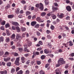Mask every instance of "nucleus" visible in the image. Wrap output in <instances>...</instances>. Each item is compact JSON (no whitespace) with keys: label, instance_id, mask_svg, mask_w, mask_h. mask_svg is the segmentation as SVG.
I'll list each match as a JSON object with an SVG mask.
<instances>
[{"label":"nucleus","instance_id":"61","mask_svg":"<svg viewBox=\"0 0 74 74\" xmlns=\"http://www.w3.org/2000/svg\"><path fill=\"white\" fill-rule=\"evenodd\" d=\"M35 6L36 8H39V4L37 3L35 5Z\"/></svg>","mask_w":74,"mask_h":74},{"label":"nucleus","instance_id":"31","mask_svg":"<svg viewBox=\"0 0 74 74\" xmlns=\"http://www.w3.org/2000/svg\"><path fill=\"white\" fill-rule=\"evenodd\" d=\"M36 34L38 36H41V34L40 32L37 31L36 32Z\"/></svg>","mask_w":74,"mask_h":74},{"label":"nucleus","instance_id":"55","mask_svg":"<svg viewBox=\"0 0 74 74\" xmlns=\"http://www.w3.org/2000/svg\"><path fill=\"white\" fill-rule=\"evenodd\" d=\"M62 34V36H63V37H65L66 36V35L64 33H63L62 34Z\"/></svg>","mask_w":74,"mask_h":74},{"label":"nucleus","instance_id":"44","mask_svg":"<svg viewBox=\"0 0 74 74\" xmlns=\"http://www.w3.org/2000/svg\"><path fill=\"white\" fill-rule=\"evenodd\" d=\"M46 32L47 34H49V33H51V31L48 29L47 30Z\"/></svg>","mask_w":74,"mask_h":74},{"label":"nucleus","instance_id":"9","mask_svg":"<svg viewBox=\"0 0 74 74\" xmlns=\"http://www.w3.org/2000/svg\"><path fill=\"white\" fill-rule=\"evenodd\" d=\"M0 73H1V74H7V70H5L3 71H1Z\"/></svg>","mask_w":74,"mask_h":74},{"label":"nucleus","instance_id":"39","mask_svg":"<svg viewBox=\"0 0 74 74\" xmlns=\"http://www.w3.org/2000/svg\"><path fill=\"white\" fill-rule=\"evenodd\" d=\"M45 56L44 55H42L41 57V58L42 60L44 59H45Z\"/></svg>","mask_w":74,"mask_h":74},{"label":"nucleus","instance_id":"4","mask_svg":"<svg viewBox=\"0 0 74 74\" xmlns=\"http://www.w3.org/2000/svg\"><path fill=\"white\" fill-rule=\"evenodd\" d=\"M33 55L32 56V58H34L35 56H36L37 55H39L40 54V53L38 51H37L36 52H34L33 53Z\"/></svg>","mask_w":74,"mask_h":74},{"label":"nucleus","instance_id":"49","mask_svg":"<svg viewBox=\"0 0 74 74\" xmlns=\"http://www.w3.org/2000/svg\"><path fill=\"white\" fill-rule=\"evenodd\" d=\"M45 25V24L43 23V24H41L40 26L41 27H44V26Z\"/></svg>","mask_w":74,"mask_h":74},{"label":"nucleus","instance_id":"30","mask_svg":"<svg viewBox=\"0 0 74 74\" xmlns=\"http://www.w3.org/2000/svg\"><path fill=\"white\" fill-rule=\"evenodd\" d=\"M40 19L41 18H40V17H37V18H36V20L37 21H38V22H39Z\"/></svg>","mask_w":74,"mask_h":74},{"label":"nucleus","instance_id":"60","mask_svg":"<svg viewBox=\"0 0 74 74\" xmlns=\"http://www.w3.org/2000/svg\"><path fill=\"white\" fill-rule=\"evenodd\" d=\"M49 56L51 57V58H53V56H54V55H53L52 54H50L49 55Z\"/></svg>","mask_w":74,"mask_h":74},{"label":"nucleus","instance_id":"18","mask_svg":"<svg viewBox=\"0 0 74 74\" xmlns=\"http://www.w3.org/2000/svg\"><path fill=\"white\" fill-rule=\"evenodd\" d=\"M44 52V53H51V51L49 52V51L47 50L46 49H45Z\"/></svg>","mask_w":74,"mask_h":74},{"label":"nucleus","instance_id":"14","mask_svg":"<svg viewBox=\"0 0 74 74\" xmlns=\"http://www.w3.org/2000/svg\"><path fill=\"white\" fill-rule=\"evenodd\" d=\"M52 10H53V12H54V11H55L56 10H58V8L56 7H53V6Z\"/></svg>","mask_w":74,"mask_h":74},{"label":"nucleus","instance_id":"41","mask_svg":"<svg viewBox=\"0 0 74 74\" xmlns=\"http://www.w3.org/2000/svg\"><path fill=\"white\" fill-rule=\"evenodd\" d=\"M0 29L2 30H4V27L3 26H1L0 28Z\"/></svg>","mask_w":74,"mask_h":74},{"label":"nucleus","instance_id":"29","mask_svg":"<svg viewBox=\"0 0 74 74\" xmlns=\"http://www.w3.org/2000/svg\"><path fill=\"white\" fill-rule=\"evenodd\" d=\"M6 32L7 36H10V32H9V31H8V30H6Z\"/></svg>","mask_w":74,"mask_h":74},{"label":"nucleus","instance_id":"19","mask_svg":"<svg viewBox=\"0 0 74 74\" xmlns=\"http://www.w3.org/2000/svg\"><path fill=\"white\" fill-rule=\"evenodd\" d=\"M14 17V15L13 14H10L8 15V18H12Z\"/></svg>","mask_w":74,"mask_h":74},{"label":"nucleus","instance_id":"40","mask_svg":"<svg viewBox=\"0 0 74 74\" xmlns=\"http://www.w3.org/2000/svg\"><path fill=\"white\" fill-rule=\"evenodd\" d=\"M31 14V12L29 11H27L26 12V14L27 15H29Z\"/></svg>","mask_w":74,"mask_h":74},{"label":"nucleus","instance_id":"62","mask_svg":"<svg viewBox=\"0 0 74 74\" xmlns=\"http://www.w3.org/2000/svg\"><path fill=\"white\" fill-rule=\"evenodd\" d=\"M30 60H28L27 62H26V64H29L30 63Z\"/></svg>","mask_w":74,"mask_h":74},{"label":"nucleus","instance_id":"24","mask_svg":"<svg viewBox=\"0 0 74 74\" xmlns=\"http://www.w3.org/2000/svg\"><path fill=\"white\" fill-rule=\"evenodd\" d=\"M23 74V71L22 70H20L19 71H18L17 73V74Z\"/></svg>","mask_w":74,"mask_h":74},{"label":"nucleus","instance_id":"34","mask_svg":"<svg viewBox=\"0 0 74 74\" xmlns=\"http://www.w3.org/2000/svg\"><path fill=\"white\" fill-rule=\"evenodd\" d=\"M36 62L38 65H40L41 63V62L40 61H37Z\"/></svg>","mask_w":74,"mask_h":74},{"label":"nucleus","instance_id":"20","mask_svg":"<svg viewBox=\"0 0 74 74\" xmlns=\"http://www.w3.org/2000/svg\"><path fill=\"white\" fill-rule=\"evenodd\" d=\"M60 65H61V64H60V63L58 60V64H56V67H59Z\"/></svg>","mask_w":74,"mask_h":74},{"label":"nucleus","instance_id":"2","mask_svg":"<svg viewBox=\"0 0 74 74\" xmlns=\"http://www.w3.org/2000/svg\"><path fill=\"white\" fill-rule=\"evenodd\" d=\"M58 60L61 65L62 64H65L66 63L65 61H64L63 58H60Z\"/></svg>","mask_w":74,"mask_h":74},{"label":"nucleus","instance_id":"23","mask_svg":"<svg viewBox=\"0 0 74 74\" xmlns=\"http://www.w3.org/2000/svg\"><path fill=\"white\" fill-rule=\"evenodd\" d=\"M4 41V37L3 36H1L0 37V43L1 42V41L3 42Z\"/></svg>","mask_w":74,"mask_h":74},{"label":"nucleus","instance_id":"56","mask_svg":"<svg viewBox=\"0 0 74 74\" xmlns=\"http://www.w3.org/2000/svg\"><path fill=\"white\" fill-rule=\"evenodd\" d=\"M44 22V20L41 19H40L39 22H40V23H41Z\"/></svg>","mask_w":74,"mask_h":74},{"label":"nucleus","instance_id":"50","mask_svg":"<svg viewBox=\"0 0 74 74\" xmlns=\"http://www.w3.org/2000/svg\"><path fill=\"white\" fill-rule=\"evenodd\" d=\"M39 9H40L41 11H42L44 10V7H39Z\"/></svg>","mask_w":74,"mask_h":74},{"label":"nucleus","instance_id":"3","mask_svg":"<svg viewBox=\"0 0 74 74\" xmlns=\"http://www.w3.org/2000/svg\"><path fill=\"white\" fill-rule=\"evenodd\" d=\"M26 41L27 42V45L28 47H30L32 44V42L31 41H30L29 39L27 38L26 39Z\"/></svg>","mask_w":74,"mask_h":74},{"label":"nucleus","instance_id":"37","mask_svg":"<svg viewBox=\"0 0 74 74\" xmlns=\"http://www.w3.org/2000/svg\"><path fill=\"white\" fill-rule=\"evenodd\" d=\"M5 41L6 42H8L10 41V38H6L5 40Z\"/></svg>","mask_w":74,"mask_h":74},{"label":"nucleus","instance_id":"17","mask_svg":"<svg viewBox=\"0 0 74 74\" xmlns=\"http://www.w3.org/2000/svg\"><path fill=\"white\" fill-rule=\"evenodd\" d=\"M44 2L45 3V5H49V2L48 0H45L44 1Z\"/></svg>","mask_w":74,"mask_h":74},{"label":"nucleus","instance_id":"25","mask_svg":"<svg viewBox=\"0 0 74 74\" xmlns=\"http://www.w3.org/2000/svg\"><path fill=\"white\" fill-rule=\"evenodd\" d=\"M19 10H20L19 8H17V10L16 11H15V13H16V14H19Z\"/></svg>","mask_w":74,"mask_h":74},{"label":"nucleus","instance_id":"7","mask_svg":"<svg viewBox=\"0 0 74 74\" xmlns=\"http://www.w3.org/2000/svg\"><path fill=\"white\" fill-rule=\"evenodd\" d=\"M22 38V36L19 35V34H17L16 36V39L18 40H19L20 41H21V38Z\"/></svg>","mask_w":74,"mask_h":74},{"label":"nucleus","instance_id":"13","mask_svg":"<svg viewBox=\"0 0 74 74\" xmlns=\"http://www.w3.org/2000/svg\"><path fill=\"white\" fill-rule=\"evenodd\" d=\"M37 23V22L35 21H33L31 22V25L32 26H35V25H36Z\"/></svg>","mask_w":74,"mask_h":74},{"label":"nucleus","instance_id":"42","mask_svg":"<svg viewBox=\"0 0 74 74\" xmlns=\"http://www.w3.org/2000/svg\"><path fill=\"white\" fill-rule=\"evenodd\" d=\"M4 52H3V51H1V52H0V56H2V55H3V54H4Z\"/></svg>","mask_w":74,"mask_h":74},{"label":"nucleus","instance_id":"8","mask_svg":"<svg viewBox=\"0 0 74 74\" xmlns=\"http://www.w3.org/2000/svg\"><path fill=\"white\" fill-rule=\"evenodd\" d=\"M66 10H67L68 11L70 12V11H71V7H70V6H66Z\"/></svg>","mask_w":74,"mask_h":74},{"label":"nucleus","instance_id":"6","mask_svg":"<svg viewBox=\"0 0 74 74\" xmlns=\"http://www.w3.org/2000/svg\"><path fill=\"white\" fill-rule=\"evenodd\" d=\"M55 72L56 73V74H61V72H60L59 68H57L55 70Z\"/></svg>","mask_w":74,"mask_h":74},{"label":"nucleus","instance_id":"21","mask_svg":"<svg viewBox=\"0 0 74 74\" xmlns=\"http://www.w3.org/2000/svg\"><path fill=\"white\" fill-rule=\"evenodd\" d=\"M7 66L8 67H10L11 66V62H9L7 63Z\"/></svg>","mask_w":74,"mask_h":74},{"label":"nucleus","instance_id":"59","mask_svg":"<svg viewBox=\"0 0 74 74\" xmlns=\"http://www.w3.org/2000/svg\"><path fill=\"white\" fill-rule=\"evenodd\" d=\"M49 66V64L48 63L46 64L45 65V68H47V67H48Z\"/></svg>","mask_w":74,"mask_h":74},{"label":"nucleus","instance_id":"51","mask_svg":"<svg viewBox=\"0 0 74 74\" xmlns=\"http://www.w3.org/2000/svg\"><path fill=\"white\" fill-rule=\"evenodd\" d=\"M41 50H42V48L41 47H40L39 48H38L37 49V51H41Z\"/></svg>","mask_w":74,"mask_h":74},{"label":"nucleus","instance_id":"54","mask_svg":"<svg viewBox=\"0 0 74 74\" xmlns=\"http://www.w3.org/2000/svg\"><path fill=\"white\" fill-rule=\"evenodd\" d=\"M70 1L69 0H66L65 1L66 3H67V4H69V3H70Z\"/></svg>","mask_w":74,"mask_h":74},{"label":"nucleus","instance_id":"64","mask_svg":"<svg viewBox=\"0 0 74 74\" xmlns=\"http://www.w3.org/2000/svg\"><path fill=\"white\" fill-rule=\"evenodd\" d=\"M14 55L15 56H18V54L16 53H15L14 54Z\"/></svg>","mask_w":74,"mask_h":74},{"label":"nucleus","instance_id":"22","mask_svg":"<svg viewBox=\"0 0 74 74\" xmlns=\"http://www.w3.org/2000/svg\"><path fill=\"white\" fill-rule=\"evenodd\" d=\"M21 30L22 32H25V31H26V28H25V27H21Z\"/></svg>","mask_w":74,"mask_h":74},{"label":"nucleus","instance_id":"5","mask_svg":"<svg viewBox=\"0 0 74 74\" xmlns=\"http://www.w3.org/2000/svg\"><path fill=\"white\" fill-rule=\"evenodd\" d=\"M57 16L58 18H60V19H62V18H63L64 17V14L63 13H61L60 15H59V14H57Z\"/></svg>","mask_w":74,"mask_h":74},{"label":"nucleus","instance_id":"47","mask_svg":"<svg viewBox=\"0 0 74 74\" xmlns=\"http://www.w3.org/2000/svg\"><path fill=\"white\" fill-rule=\"evenodd\" d=\"M39 26H40V25L37 24L35 26V27L36 28H39Z\"/></svg>","mask_w":74,"mask_h":74},{"label":"nucleus","instance_id":"26","mask_svg":"<svg viewBox=\"0 0 74 74\" xmlns=\"http://www.w3.org/2000/svg\"><path fill=\"white\" fill-rule=\"evenodd\" d=\"M10 5L8 4L7 6L5 7V8L6 10H8V8H10Z\"/></svg>","mask_w":74,"mask_h":74},{"label":"nucleus","instance_id":"63","mask_svg":"<svg viewBox=\"0 0 74 74\" xmlns=\"http://www.w3.org/2000/svg\"><path fill=\"white\" fill-rule=\"evenodd\" d=\"M68 73H69V71L67 70L65 71L64 72V73L65 74H68Z\"/></svg>","mask_w":74,"mask_h":74},{"label":"nucleus","instance_id":"36","mask_svg":"<svg viewBox=\"0 0 74 74\" xmlns=\"http://www.w3.org/2000/svg\"><path fill=\"white\" fill-rule=\"evenodd\" d=\"M52 18L53 19H55L56 18V16L55 15H53L52 16Z\"/></svg>","mask_w":74,"mask_h":74},{"label":"nucleus","instance_id":"48","mask_svg":"<svg viewBox=\"0 0 74 74\" xmlns=\"http://www.w3.org/2000/svg\"><path fill=\"white\" fill-rule=\"evenodd\" d=\"M18 50L20 52H22V51H23V49L21 48H18Z\"/></svg>","mask_w":74,"mask_h":74},{"label":"nucleus","instance_id":"58","mask_svg":"<svg viewBox=\"0 0 74 74\" xmlns=\"http://www.w3.org/2000/svg\"><path fill=\"white\" fill-rule=\"evenodd\" d=\"M21 3H22L23 4H25L26 1H25L22 0L21 1Z\"/></svg>","mask_w":74,"mask_h":74},{"label":"nucleus","instance_id":"53","mask_svg":"<svg viewBox=\"0 0 74 74\" xmlns=\"http://www.w3.org/2000/svg\"><path fill=\"white\" fill-rule=\"evenodd\" d=\"M73 42H69V45L70 46H73Z\"/></svg>","mask_w":74,"mask_h":74},{"label":"nucleus","instance_id":"57","mask_svg":"<svg viewBox=\"0 0 74 74\" xmlns=\"http://www.w3.org/2000/svg\"><path fill=\"white\" fill-rule=\"evenodd\" d=\"M47 37L48 38L51 39V36L50 35H48L47 36Z\"/></svg>","mask_w":74,"mask_h":74},{"label":"nucleus","instance_id":"32","mask_svg":"<svg viewBox=\"0 0 74 74\" xmlns=\"http://www.w3.org/2000/svg\"><path fill=\"white\" fill-rule=\"evenodd\" d=\"M38 44H39V45H43V43L41 41H39L38 42Z\"/></svg>","mask_w":74,"mask_h":74},{"label":"nucleus","instance_id":"38","mask_svg":"<svg viewBox=\"0 0 74 74\" xmlns=\"http://www.w3.org/2000/svg\"><path fill=\"white\" fill-rule=\"evenodd\" d=\"M15 69H14L12 68L11 69V73H13L14 72H15Z\"/></svg>","mask_w":74,"mask_h":74},{"label":"nucleus","instance_id":"27","mask_svg":"<svg viewBox=\"0 0 74 74\" xmlns=\"http://www.w3.org/2000/svg\"><path fill=\"white\" fill-rule=\"evenodd\" d=\"M45 15H46V13L45 12H43L41 13V16H44Z\"/></svg>","mask_w":74,"mask_h":74},{"label":"nucleus","instance_id":"10","mask_svg":"<svg viewBox=\"0 0 74 74\" xmlns=\"http://www.w3.org/2000/svg\"><path fill=\"white\" fill-rule=\"evenodd\" d=\"M11 58L10 57L7 58H4V61L5 62H8L10 60Z\"/></svg>","mask_w":74,"mask_h":74},{"label":"nucleus","instance_id":"12","mask_svg":"<svg viewBox=\"0 0 74 74\" xmlns=\"http://www.w3.org/2000/svg\"><path fill=\"white\" fill-rule=\"evenodd\" d=\"M8 55H9V52L8 51H6L4 55H3V57L5 58H6Z\"/></svg>","mask_w":74,"mask_h":74},{"label":"nucleus","instance_id":"11","mask_svg":"<svg viewBox=\"0 0 74 74\" xmlns=\"http://www.w3.org/2000/svg\"><path fill=\"white\" fill-rule=\"evenodd\" d=\"M12 23L13 25H14L15 26H18L19 25V24L17 22H12Z\"/></svg>","mask_w":74,"mask_h":74},{"label":"nucleus","instance_id":"52","mask_svg":"<svg viewBox=\"0 0 74 74\" xmlns=\"http://www.w3.org/2000/svg\"><path fill=\"white\" fill-rule=\"evenodd\" d=\"M19 70H20V68H19V67H17L16 69V72H17L18 71H19Z\"/></svg>","mask_w":74,"mask_h":74},{"label":"nucleus","instance_id":"1","mask_svg":"<svg viewBox=\"0 0 74 74\" xmlns=\"http://www.w3.org/2000/svg\"><path fill=\"white\" fill-rule=\"evenodd\" d=\"M19 57L17 58H16V61L15 62V64H16V65L17 66H19Z\"/></svg>","mask_w":74,"mask_h":74},{"label":"nucleus","instance_id":"16","mask_svg":"<svg viewBox=\"0 0 74 74\" xmlns=\"http://www.w3.org/2000/svg\"><path fill=\"white\" fill-rule=\"evenodd\" d=\"M16 30H17V32H21V29L19 28V27L18 26L16 27Z\"/></svg>","mask_w":74,"mask_h":74},{"label":"nucleus","instance_id":"43","mask_svg":"<svg viewBox=\"0 0 74 74\" xmlns=\"http://www.w3.org/2000/svg\"><path fill=\"white\" fill-rule=\"evenodd\" d=\"M15 37V35L13 34L11 36V38L12 39H14V38Z\"/></svg>","mask_w":74,"mask_h":74},{"label":"nucleus","instance_id":"45","mask_svg":"<svg viewBox=\"0 0 74 74\" xmlns=\"http://www.w3.org/2000/svg\"><path fill=\"white\" fill-rule=\"evenodd\" d=\"M51 29L52 30H53L55 29V27L53 25H51Z\"/></svg>","mask_w":74,"mask_h":74},{"label":"nucleus","instance_id":"28","mask_svg":"<svg viewBox=\"0 0 74 74\" xmlns=\"http://www.w3.org/2000/svg\"><path fill=\"white\" fill-rule=\"evenodd\" d=\"M10 25L9 24V23H7L5 25V28H7L8 27H9Z\"/></svg>","mask_w":74,"mask_h":74},{"label":"nucleus","instance_id":"33","mask_svg":"<svg viewBox=\"0 0 74 74\" xmlns=\"http://www.w3.org/2000/svg\"><path fill=\"white\" fill-rule=\"evenodd\" d=\"M1 24V25L4 26L5 24V21H2Z\"/></svg>","mask_w":74,"mask_h":74},{"label":"nucleus","instance_id":"35","mask_svg":"<svg viewBox=\"0 0 74 74\" xmlns=\"http://www.w3.org/2000/svg\"><path fill=\"white\" fill-rule=\"evenodd\" d=\"M39 73L40 74H45V72L42 70L40 71Z\"/></svg>","mask_w":74,"mask_h":74},{"label":"nucleus","instance_id":"46","mask_svg":"<svg viewBox=\"0 0 74 74\" xmlns=\"http://www.w3.org/2000/svg\"><path fill=\"white\" fill-rule=\"evenodd\" d=\"M54 4L55 5V7H58V6H59V5L56 2L54 3Z\"/></svg>","mask_w":74,"mask_h":74},{"label":"nucleus","instance_id":"15","mask_svg":"<svg viewBox=\"0 0 74 74\" xmlns=\"http://www.w3.org/2000/svg\"><path fill=\"white\" fill-rule=\"evenodd\" d=\"M21 59L22 63H25V58L24 57H22Z\"/></svg>","mask_w":74,"mask_h":74}]
</instances>
